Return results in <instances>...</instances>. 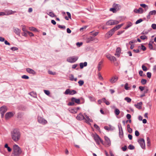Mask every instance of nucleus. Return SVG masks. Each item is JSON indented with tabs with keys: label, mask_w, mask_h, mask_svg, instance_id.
<instances>
[{
	"label": "nucleus",
	"mask_w": 156,
	"mask_h": 156,
	"mask_svg": "<svg viewBox=\"0 0 156 156\" xmlns=\"http://www.w3.org/2000/svg\"><path fill=\"white\" fill-rule=\"evenodd\" d=\"M12 139L15 142L18 141L20 139V133L19 131L17 129H14L11 133Z\"/></svg>",
	"instance_id": "nucleus-1"
},
{
	"label": "nucleus",
	"mask_w": 156,
	"mask_h": 156,
	"mask_svg": "<svg viewBox=\"0 0 156 156\" xmlns=\"http://www.w3.org/2000/svg\"><path fill=\"white\" fill-rule=\"evenodd\" d=\"M13 149L11 156H19L22 152L21 148L16 144L13 145Z\"/></svg>",
	"instance_id": "nucleus-2"
},
{
	"label": "nucleus",
	"mask_w": 156,
	"mask_h": 156,
	"mask_svg": "<svg viewBox=\"0 0 156 156\" xmlns=\"http://www.w3.org/2000/svg\"><path fill=\"white\" fill-rule=\"evenodd\" d=\"M71 101L69 102L68 104L69 106H73L74 105L75 103L77 104H80V99H77L74 97H72L71 99Z\"/></svg>",
	"instance_id": "nucleus-3"
},
{
	"label": "nucleus",
	"mask_w": 156,
	"mask_h": 156,
	"mask_svg": "<svg viewBox=\"0 0 156 156\" xmlns=\"http://www.w3.org/2000/svg\"><path fill=\"white\" fill-rule=\"evenodd\" d=\"M94 139L96 142L97 144L99 145L100 142L103 144V141L97 134H96L94 136Z\"/></svg>",
	"instance_id": "nucleus-4"
},
{
	"label": "nucleus",
	"mask_w": 156,
	"mask_h": 156,
	"mask_svg": "<svg viewBox=\"0 0 156 156\" xmlns=\"http://www.w3.org/2000/svg\"><path fill=\"white\" fill-rule=\"evenodd\" d=\"M119 22L116 20H111L108 21L106 23V25L110 26L116 25L118 24Z\"/></svg>",
	"instance_id": "nucleus-5"
},
{
	"label": "nucleus",
	"mask_w": 156,
	"mask_h": 156,
	"mask_svg": "<svg viewBox=\"0 0 156 156\" xmlns=\"http://www.w3.org/2000/svg\"><path fill=\"white\" fill-rule=\"evenodd\" d=\"M78 58V57L77 56H71L68 58L67 59V61L70 63H73L76 62Z\"/></svg>",
	"instance_id": "nucleus-6"
},
{
	"label": "nucleus",
	"mask_w": 156,
	"mask_h": 156,
	"mask_svg": "<svg viewBox=\"0 0 156 156\" xmlns=\"http://www.w3.org/2000/svg\"><path fill=\"white\" fill-rule=\"evenodd\" d=\"M37 121L39 123L44 125H45L47 123V121L46 120L40 116L37 117Z\"/></svg>",
	"instance_id": "nucleus-7"
},
{
	"label": "nucleus",
	"mask_w": 156,
	"mask_h": 156,
	"mask_svg": "<svg viewBox=\"0 0 156 156\" xmlns=\"http://www.w3.org/2000/svg\"><path fill=\"white\" fill-rule=\"evenodd\" d=\"M138 142L140 144L141 147L144 149H145V140L144 139L142 138L139 139Z\"/></svg>",
	"instance_id": "nucleus-8"
},
{
	"label": "nucleus",
	"mask_w": 156,
	"mask_h": 156,
	"mask_svg": "<svg viewBox=\"0 0 156 156\" xmlns=\"http://www.w3.org/2000/svg\"><path fill=\"white\" fill-rule=\"evenodd\" d=\"M115 32L114 29L112 28L105 34V37L107 38H109L113 35Z\"/></svg>",
	"instance_id": "nucleus-9"
},
{
	"label": "nucleus",
	"mask_w": 156,
	"mask_h": 156,
	"mask_svg": "<svg viewBox=\"0 0 156 156\" xmlns=\"http://www.w3.org/2000/svg\"><path fill=\"white\" fill-rule=\"evenodd\" d=\"M118 127L119 129V136L121 138H122L123 136V133L121 125L119 124L118 125Z\"/></svg>",
	"instance_id": "nucleus-10"
},
{
	"label": "nucleus",
	"mask_w": 156,
	"mask_h": 156,
	"mask_svg": "<svg viewBox=\"0 0 156 156\" xmlns=\"http://www.w3.org/2000/svg\"><path fill=\"white\" fill-rule=\"evenodd\" d=\"M7 111V107L5 106H3L0 108V113L1 114V116L3 117L4 113Z\"/></svg>",
	"instance_id": "nucleus-11"
},
{
	"label": "nucleus",
	"mask_w": 156,
	"mask_h": 156,
	"mask_svg": "<svg viewBox=\"0 0 156 156\" xmlns=\"http://www.w3.org/2000/svg\"><path fill=\"white\" fill-rule=\"evenodd\" d=\"M106 56V57L111 61L114 62L115 61H116V58L114 56H112L111 55L109 54H107Z\"/></svg>",
	"instance_id": "nucleus-12"
},
{
	"label": "nucleus",
	"mask_w": 156,
	"mask_h": 156,
	"mask_svg": "<svg viewBox=\"0 0 156 156\" xmlns=\"http://www.w3.org/2000/svg\"><path fill=\"white\" fill-rule=\"evenodd\" d=\"M118 80V77L116 76H115L112 77L109 80V81L112 83H115Z\"/></svg>",
	"instance_id": "nucleus-13"
},
{
	"label": "nucleus",
	"mask_w": 156,
	"mask_h": 156,
	"mask_svg": "<svg viewBox=\"0 0 156 156\" xmlns=\"http://www.w3.org/2000/svg\"><path fill=\"white\" fill-rule=\"evenodd\" d=\"M76 119L79 120H82L84 119L85 118L82 114L80 113L76 116Z\"/></svg>",
	"instance_id": "nucleus-14"
},
{
	"label": "nucleus",
	"mask_w": 156,
	"mask_h": 156,
	"mask_svg": "<svg viewBox=\"0 0 156 156\" xmlns=\"http://www.w3.org/2000/svg\"><path fill=\"white\" fill-rule=\"evenodd\" d=\"M13 115V114L12 112L7 113L5 115V118L6 119H8Z\"/></svg>",
	"instance_id": "nucleus-15"
},
{
	"label": "nucleus",
	"mask_w": 156,
	"mask_h": 156,
	"mask_svg": "<svg viewBox=\"0 0 156 156\" xmlns=\"http://www.w3.org/2000/svg\"><path fill=\"white\" fill-rule=\"evenodd\" d=\"M134 12L138 13H142L144 12L143 9L142 8H140L138 9H135L134 10Z\"/></svg>",
	"instance_id": "nucleus-16"
},
{
	"label": "nucleus",
	"mask_w": 156,
	"mask_h": 156,
	"mask_svg": "<svg viewBox=\"0 0 156 156\" xmlns=\"http://www.w3.org/2000/svg\"><path fill=\"white\" fill-rule=\"evenodd\" d=\"M121 48H117L116 51V53L115 54V55L118 57H119L120 56V53H121Z\"/></svg>",
	"instance_id": "nucleus-17"
},
{
	"label": "nucleus",
	"mask_w": 156,
	"mask_h": 156,
	"mask_svg": "<svg viewBox=\"0 0 156 156\" xmlns=\"http://www.w3.org/2000/svg\"><path fill=\"white\" fill-rule=\"evenodd\" d=\"M26 70L27 72L30 74H31L34 75H35L36 74V72L32 69L28 68L26 69Z\"/></svg>",
	"instance_id": "nucleus-18"
},
{
	"label": "nucleus",
	"mask_w": 156,
	"mask_h": 156,
	"mask_svg": "<svg viewBox=\"0 0 156 156\" xmlns=\"http://www.w3.org/2000/svg\"><path fill=\"white\" fill-rule=\"evenodd\" d=\"M105 142L107 144L108 146H109L111 145V141L109 139L107 136H105L104 137Z\"/></svg>",
	"instance_id": "nucleus-19"
},
{
	"label": "nucleus",
	"mask_w": 156,
	"mask_h": 156,
	"mask_svg": "<svg viewBox=\"0 0 156 156\" xmlns=\"http://www.w3.org/2000/svg\"><path fill=\"white\" fill-rule=\"evenodd\" d=\"M84 115L86 118V119H85V122L86 123H88L89 122H93V121L92 120L90 119L89 116L87 115L85 113H84Z\"/></svg>",
	"instance_id": "nucleus-20"
},
{
	"label": "nucleus",
	"mask_w": 156,
	"mask_h": 156,
	"mask_svg": "<svg viewBox=\"0 0 156 156\" xmlns=\"http://www.w3.org/2000/svg\"><path fill=\"white\" fill-rule=\"evenodd\" d=\"M104 129L106 130L110 131L114 130L115 129V128L114 127L112 126H109V127L108 126H104Z\"/></svg>",
	"instance_id": "nucleus-21"
},
{
	"label": "nucleus",
	"mask_w": 156,
	"mask_h": 156,
	"mask_svg": "<svg viewBox=\"0 0 156 156\" xmlns=\"http://www.w3.org/2000/svg\"><path fill=\"white\" fill-rule=\"evenodd\" d=\"M142 102H140L139 103H138L134 105L138 109H140L142 108Z\"/></svg>",
	"instance_id": "nucleus-22"
},
{
	"label": "nucleus",
	"mask_w": 156,
	"mask_h": 156,
	"mask_svg": "<svg viewBox=\"0 0 156 156\" xmlns=\"http://www.w3.org/2000/svg\"><path fill=\"white\" fill-rule=\"evenodd\" d=\"M156 14V10H154L150 11L147 17V18H149L151 15H155Z\"/></svg>",
	"instance_id": "nucleus-23"
},
{
	"label": "nucleus",
	"mask_w": 156,
	"mask_h": 156,
	"mask_svg": "<svg viewBox=\"0 0 156 156\" xmlns=\"http://www.w3.org/2000/svg\"><path fill=\"white\" fill-rule=\"evenodd\" d=\"M113 7L117 10H119L121 8V6L119 4L114 3L113 5Z\"/></svg>",
	"instance_id": "nucleus-24"
},
{
	"label": "nucleus",
	"mask_w": 156,
	"mask_h": 156,
	"mask_svg": "<svg viewBox=\"0 0 156 156\" xmlns=\"http://www.w3.org/2000/svg\"><path fill=\"white\" fill-rule=\"evenodd\" d=\"M69 111L72 113L76 114L77 113L76 110L75 108H70L69 109Z\"/></svg>",
	"instance_id": "nucleus-25"
},
{
	"label": "nucleus",
	"mask_w": 156,
	"mask_h": 156,
	"mask_svg": "<svg viewBox=\"0 0 156 156\" xmlns=\"http://www.w3.org/2000/svg\"><path fill=\"white\" fill-rule=\"evenodd\" d=\"M14 32L18 35L20 36L21 30L17 28L14 29Z\"/></svg>",
	"instance_id": "nucleus-26"
},
{
	"label": "nucleus",
	"mask_w": 156,
	"mask_h": 156,
	"mask_svg": "<svg viewBox=\"0 0 156 156\" xmlns=\"http://www.w3.org/2000/svg\"><path fill=\"white\" fill-rule=\"evenodd\" d=\"M5 12L6 13V15H9L14 14L16 12V11H12L11 10H8L5 11Z\"/></svg>",
	"instance_id": "nucleus-27"
},
{
	"label": "nucleus",
	"mask_w": 156,
	"mask_h": 156,
	"mask_svg": "<svg viewBox=\"0 0 156 156\" xmlns=\"http://www.w3.org/2000/svg\"><path fill=\"white\" fill-rule=\"evenodd\" d=\"M103 60H101L99 62L98 65V71H100L101 69V65L102 64Z\"/></svg>",
	"instance_id": "nucleus-28"
},
{
	"label": "nucleus",
	"mask_w": 156,
	"mask_h": 156,
	"mask_svg": "<svg viewBox=\"0 0 156 156\" xmlns=\"http://www.w3.org/2000/svg\"><path fill=\"white\" fill-rule=\"evenodd\" d=\"M123 25V23L119 25H118L115 27H114L113 28V29L115 31L116 30L120 29Z\"/></svg>",
	"instance_id": "nucleus-29"
},
{
	"label": "nucleus",
	"mask_w": 156,
	"mask_h": 156,
	"mask_svg": "<svg viewBox=\"0 0 156 156\" xmlns=\"http://www.w3.org/2000/svg\"><path fill=\"white\" fill-rule=\"evenodd\" d=\"M87 62H85L84 63L81 62L80 63V69H83L84 67L86 66L87 65Z\"/></svg>",
	"instance_id": "nucleus-30"
},
{
	"label": "nucleus",
	"mask_w": 156,
	"mask_h": 156,
	"mask_svg": "<svg viewBox=\"0 0 156 156\" xmlns=\"http://www.w3.org/2000/svg\"><path fill=\"white\" fill-rule=\"evenodd\" d=\"M127 24L126 26L124 28L125 30L127 29L129 27H131L132 25V23L130 22H127Z\"/></svg>",
	"instance_id": "nucleus-31"
},
{
	"label": "nucleus",
	"mask_w": 156,
	"mask_h": 156,
	"mask_svg": "<svg viewBox=\"0 0 156 156\" xmlns=\"http://www.w3.org/2000/svg\"><path fill=\"white\" fill-rule=\"evenodd\" d=\"M147 146L150 147L151 145V140L148 137H147Z\"/></svg>",
	"instance_id": "nucleus-32"
},
{
	"label": "nucleus",
	"mask_w": 156,
	"mask_h": 156,
	"mask_svg": "<svg viewBox=\"0 0 156 156\" xmlns=\"http://www.w3.org/2000/svg\"><path fill=\"white\" fill-rule=\"evenodd\" d=\"M114 112L115 115H117L119 114L120 112L118 109L116 108L115 109Z\"/></svg>",
	"instance_id": "nucleus-33"
},
{
	"label": "nucleus",
	"mask_w": 156,
	"mask_h": 156,
	"mask_svg": "<svg viewBox=\"0 0 156 156\" xmlns=\"http://www.w3.org/2000/svg\"><path fill=\"white\" fill-rule=\"evenodd\" d=\"M94 40V38L92 37H90L87 39V43H89L90 41H93Z\"/></svg>",
	"instance_id": "nucleus-34"
},
{
	"label": "nucleus",
	"mask_w": 156,
	"mask_h": 156,
	"mask_svg": "<svg viewBox=\"0 0 156 156\" xmlns=\"http://www.w3.org/2000/svg\"><path fill=\"white\" fill-rule=\"evenodd\" d=\"M29 29V30L31 31H37V29L34 27H30Z\"/></svg>",
	"instance_id": "nucleus-35"
},
{
	"label": "nucleus",
	"mask_w": 156,
	"mask_h": 156,
	"mask_svg": "<svg viewBox=\"0 0 156 156\" xmlns=\"http://www.w3.org/2000/svg\"><path fill=\"white\" fill-rule=\"evenodd\" d=\"M48 14L51 17H54L56 16H55L54 13L52 12H49V13Z\"/></svg>",
	"instance_id": "nucleus-36"
},
{
	"label": "nucleus",
	"mask_w": 156,
	"mask_h": 156,
	"mask_svg": "<svg viewBox=\"0 0 156 156\" xmlns=\"http://www.w3.org/2000/svg\"><path fill=\"white\" fill-rule=\"evenodd\" d=\"M70 90L69 89H67L66 90L64 94L66 95H67V94H68L70 95Z\"/></svg>",
	"instance_id": "nucleus-37"
},
{
	"label": "nucleus",
	"mask_w": 156,
	"mask_h": 156,
	"mask_svg": "<svg viewBox=\"0 0 156 156\" xmlns=\"http://www.w3.org/2000/svg\"><path fill=\"white\" fill-rule=\"evenodd\" d=\"M84 82L83 80H80L78 82V83H79L80 86H81L83 85L84 84Z\"/></svg>",
	"instance_id": "nucleus-38"
},
{
	"label": "nucleus",
	"mask_w": 156,
	"mask_h": 156,
	"mask_svg": "<svg viewBox=\"0 0 156 156\" xmlns=\"http://www.w3.org/2000/svg\"><path fill=\"white\" fill-rule=\"evenodd\" d=\"M124 100L128 103L130 102L131 101V99L128 97H126L125 98Z\"/></svg>",
	"instance_id": "nucleus-39"
},
{
	"label": "nucleus",
	"mask_w": 156,
	"mask_h": 156,
	"mask_svg": "<svg viewBox=\"0 0 156 156\" xmlns=\"http://www.w3.org/2000/svg\"><path fill=\"white\" fill-rule=\"evenodd\" d=\"M147 82V80L145 79H142L141 81V83L143 85H145L146 84Z\"/></svg>",
	"instance_id": "nucleus-40"
},
{
	"label": "nucleus",
	"mask_w": 156,
	"mask_h": 156,
	"mask_svg": "<svg viewBox=\"0 0 156 156\" xmlns=\"http://www.w3.org/2000/svg\"><path fill=\"white\" fill-rule=\"evenodd\" d=\"M140 38L142 40H144L145 39H147V37L146 36L144 35L140 36Z\"/></svg>",
	"instance_id": "nucleus-41"
},
{
	"label": "nucleus",
	"mask_w": 156,
	"mask_h": 156,
	"mask_svg": "<svg viewBox=\"0 0 156 156\" xmlns=\"http://www.w3.org/2000/svg\"><path fill=\"white\" fill-rule=\"evenodd\" d=\"M76 93H77V92L76 90H70V95H73V94H76Z\"/></svg>",
	"instance_id": "nucleus-42"
},
{
	"label": "nucleus",
	"mask_w": 156,
	"mask_h": 156,
	"mask_svg": "<svg viewBox=\"0 0 156 156\" xmlns=\"http://www.w3.org/2000/svg\"><path fill=\"white\" fill-rule=\"evenodd\" d=\"M128 148L129 149L131 150H133L135 148L131 144L129 145V146L128 147Z\"/></svg>",
	"instance_id": "nucleus-43"
},
{
	"label": "nucleus",
	"mask_w": 156,
	"mask_h": 156,
	"mask_svg": "<svg viewBox=\"0 0 156 156\" xmlns=\"http://www.w3.org/2000/svg\"><path fill=\"white\" fill-rule=\"evenodd\" d=\"M148 46L149 49L152 50H154V49L153 48V46L152 44L149 43L148 44Z\"/></svg>",
	"instance_id": "nucleus-44"
},
{
	"label": "nucleus",
	"mask_w": 156,
	"mask_h": 156,
	"mask_svg": "<svg viewBox=\"0 0 156 156\" xmlns=\"http://www.w3.org/2000/svg\"><path fill=\"white\" fill-rule=\"evenodd\" d=\"M88 98L91 101H95V98L93 96H89Z\"/></svg>",
	"instance_id": "nucleus-45"
},
{
	"label": "nucleus",
	"mask_w": 156,
	"mask_h": 156,
	"mask_svg": "<svg viewBox=\"0 0 156 156\" xmlns=\"http://www.w3.org/2000/svg\"><path fill=\"white\" fill-rule=\"evenodd\" d=\"M149 32V31L148 30L145 31L144 30L141 33V34L142 35H146L148 34Z\"/></svg>",
	"instance_id": "nucleus-46"
},
{
	"label": "nucleus",
	"mask_w": 156,
	"mask_h": 156,
	"mask_svg": "<svg viewBox=\"0 0 156 156\" xmlns=\"http://www.w3.org/2000/svg\"><path fill=\"white\" fill-rule=\"evenodd\" d=\"M69 79L71 81L74 80V77L73 75L71 74L70 75V76L69 77Z\"/></svg>",
	"instance_id": "nucleus-47"
},
{
	"label": "nucleus",
	"mask_w": 156,
	"mask_h": 156,
	"mask_svg": "<svg viewBox=\"0 0 156 156\" xmlns=\"http://www.w3.org/2000/svg\"><path fill=\"white\" fill-rule=\"evenodd\" d=\"M142 68L143 70L144 71H146L147 70V67L144 65H143L142 66Z\"/></svg>",
	"instance_id": "nucleus-48"
},
{
	"label": "nucleus",
	"mask_w": 156,
	"mask_h": 156,
	"mask_svg": "<svg viewBox=\"0 0 156 156\" xmlns=\"http://www.w3.org/2000/svg\"><path fill=\"white\" fill-rule=\"evenodd\" d=\"M58 27L59 28L62 29H65L66 28V26L64 25L62 26L61 25H59L58 26Z\"/></svg>",
	"instance_id": "nucleus-49"
},
{
	"label": "nucleus",
	"mask_w": 156,
	"mask_h": 156,
	"mask_svg": "<svg viewBox=\"0 0 156 156\" xmlns=\"http://www.w3.org/2000/svg\"><path fill=\"white\" fill-rule=\"evenodd\" d=\"M110 11H112L113 13H115L116 12V10L115 9V8L114 7L110 8Z\"/></svg>",
	"instance_id": "nucleus-50"
},
{
	"label": "nucleus",
	"mask_w": 156,
	"mask_h": 156,
	"mask_svg": "<svg viewBox=\"0 0 156 156\" xmlns=\"http://www.w3.org/2000/svg\"><path fill=\"white\" fill-rule=\"evenodd\" d=\"M128 83H126L125 84V86H124V87H125V89L126 90H128L129 89V87H128Z\"/></svg>",
	"instance_id": "nucleus-51"
},
{
	"label": "nucleus",
	"mask_w": 156,
	"mask_h": 156,
	"mask_svg": "<svg viewBox=\"0 0 156 156\" xmlns=\"http://www.w3.org/2000/svg\"><path fill=\"white\" fill-rule=\"evenodd\" d=\"M44 93L47 95H48L50 94V91L48 90H44Z\"/></svg>",
	"instance_id": "nucleus-52"
},
{
	"label": "nucleus",
	"mask_w": 156,
	"mask_h": 156,
	"mask_svg": "<svg viewBox=\"0 0 156 156\" xmlns=\"http://www.w3.org/2000/svg\"><path fill=\"white\" fill-rule=\"evenodd\" d=\"M10 49L12 51H15L18 50V49L16 47H13L11 48Z\"/></svg>",
	"instance_id": "nucleus-53"
},
{
	"label": "nucleus",
	"mask_w": 156,
	"mask_h": 156,
	"mask_svg": "<svg viewBox=\"0 0 156 156\" xmlns=\"http://www.w3.org/2000/svg\"><path fill=\"white\" fill-rule=\"evenodd\" d=\"M143 21V20L142 19H140L137 20L136 22H135L136 24H138L140 22H142Z\"/></svg>",
	"instance_id": "nucleus-54"
},
{
	"label": "nucleus",
	"mask_w": 156,
	"mask_h": 156,
	"mask_svg": "<svg viewBox=\"0 0 156 156\" xmlns=\"http://www.w3.org/2000/svg\"><path fill=\"white\" fill-rule=\"evenodd\" d=\"M22 78L23 79H28L29 78V77L28 76L26 75H23L22 76Z\"/></svg>",
	"instance_id": "nucleus-55"
},
{
	"label": "nucleus",
	"mask_w": 156,
	"mask_h": 156,
	"mask_svg": "<svg viewBox=\"0 0 156 156\" xmlns=\"http://www.w3.org/2000/svg\"><path fill=\"white\" fill-rule=\"evenodd\" d=\"M147 77L149 78H150L151 77V73L150 72H147Z\"/></svg>",
	"instance_id": "nucleus-56"
},
{
	"label": "nucleus",
	"mask_w": 156,
	"mask_h": 156,
	"mask_svg": "<svg viewBox=\"0 0 156 156\" xmlns=\"http://www.w3.org/2000/svg\"><path fill=\"white\" fill-rule=\"evenodd\" d=\"M98 76L100 80H103V78L102 76L101 75V74L100 73H98Z\"/></svg>",
	"instance_id": "nucleus-57"
},
{
	"label": "nucleus",
	"mask_w": 156,
	"mask_h": 156,
	"mask_svg": "<svg viewBox=\"0 0 156 156\" xmlns=\"http://www.w3.org/2000/svg\"><path fill=\"white\" fill-rule=\"evenodd\" d=\"M152 28L154 30H155L156 29V24H153L151 25Z\"/></svg>",
	"instance_id": "nucleus-58"
},
{
	"label": "nucleus",
	"mask_w": 156,
	"mask_h": 156,
	"mask_svg": "<svg viewBox=\"0 0 156 156\" xmlns=\"http://www.w3.org/2000/svg\"><path fill=\"white\" fill-rule=\"evenodd\" d=\"M30 95L33 96V97H35L36 96V94L33 92H30Z\"/></svg>",
	"instance_id": "nucleus-59"
},
{
	"label": "nucleus",
	"mask_w": 156,
	"mask_h": 156,
	"mask_svg": "<svg viewBox=\"0 0 156 156\" xmlns=\"http://www.w3.org/2000/svg\"><path fill=\"white\" fill-rule=\"evenodd\" d=\"M27 33L29 34L30 37H32L34 36V34H33L31 32L28 31H27Z\"/></svg>",
	"instance_id": "nucleus-60"
},
{
	"label": "nucleus",
	"mask_w": 156,
	"mask_h": 156,
	"mask_svg": "<svg viewBox=\"0 0 156 156\" xmlns=\"http://www.w3.org/2000/svg\"><path fill=\"white\" fill-rule=\"evenodd\" d=\"M94 127L95 129H97L98 130H99L100 129V128H99V127L98 126V125H97L96 124H94Z\"/></svg>",
	"instance_id": "nucleus-61"
},
{
	"label": "nucleus",
	"mask_w": 156,
	"mask_h": 156,
	"mask_svg": "<svg viewBox=\"0 0 156 156\" xmlns=\"http://www.w3.org/2000/svg\"><path fill=\"white\" fill-rule=\"evenodd\" d=\"M141 49H142L143 51H144L146 50V48L144 46L143 44H141Z\"/></svg>",
	"instance_id": "nucleus-62"
},
{
	"label": "nucleus",
	"mask_w": 156,
	"mask_h": 156,
	"mask_svg": "<svg viewBox=\"0 0 156 156\" xmlns=\"http://www.w3.org/2000/svg\"><path fill=\"white\" fill-rule=\"evenodd\" d=\"M140 5L144 8H146L147 7H148L147 5L144 4H141Z\"/></svg>",
	"instance_id": "nucleus-63"
},
{
	"label": "nucleus",
	"mask_w": 156,
	"mask_h": 156,
	"mask_svg": "<svg viewBox=\"0 0 156 156\" xmlns=\"http://www.w3.org/2000/svg\"><path fill=\"white\" fill-rule=\"evenodd\" d=\"M140 135V133L138 130H136L135 131V135L136 136H138Z\"/></svg>",
	"instance_id": "nucleus-64"
}]
</instances>
